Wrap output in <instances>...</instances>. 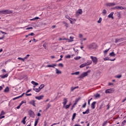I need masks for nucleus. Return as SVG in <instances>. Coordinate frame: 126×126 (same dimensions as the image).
I'll return each instance as SVG.
<instances>
[{
  "instance_id": "aec40b11",
  "label": "nucleus",
  "mask_w": 126,
  "mask_h": 126,
  "mask_svg": "<svg viewBox=\"0 0 126 126\" xmlns=\"http://www.w3.org/2000/svg\"><path fill=\"white\" fill-rule=\"evenodd\" d=\"M56 71L57 74H62V71H60L59 69L56 68Z\"/></svg>"
},
{
  "instance_id": "6e6d98bb",
  "label": "nucleus",
  "mask_w": 126,
  "mask_h": 126,
  "mask_svg": "<svg viewBox=\"0 0 126 126\" xmlns=\"http://www.w3.org/2000/svg\"><path fill=\"white\" fill-rule=\"evenodd\" d=\"M0 33H2V34H5V35H6V34H7L6 32H3L2 31H0Z\"/></svg>"
},
{
  "instance_id": "b1692460",
  "label": "nucleus",
  "mask_w": 126,
  "mask_h": 126,
  "mask_svg": "<svg viewBox=\"0 0 126 126\" xmlns=\"http://www.w3.org/2000/svg\"><path fill=\"white\" fill-rule=\"evenodd\" d=\"M39 118L35 120V123H34L35 126H37V125H38V123H39Z\"/></svg>"
},
{
  "instance_id": "6e6552de",
  "label": "nucleus",
  "mask_w": 126,
  "mask_h": 126,
  "mask_svg": "<svg viewBox=\"0 0 126 126\" xmlns=\"http://www.w3.org/2000/svg\"><path fill=\"white\" fill-rule=\"evenodd\" d=\"M4 14H11L12 13V11L10 10H4Z\"/></svg>"
},
{
  "instance_id": "6ab92c4d",
  "label": "nucleus",
  "mask_w": 126,
  "mask_h": 126,
  "mask_svg": "<svg viewBox=\"0 0 126 126\" xmlns=\"http://www.w3.org/2000/svg\"><path fill=\"white\" fill-rule=\"evenodd\" d=\"M1 78H6V77H7V76H8V74H6L5 75H2L0 76Z\"/></svg>"
},
{
  "instance_id": "de8ad7c7",
  "label": "nucleus",
  "mask_w": 126,
  "mask_h": 126,
  "mask_svg": "<svg viewBox=\"0 0 126 126\" xmlns=\"http://www.w3.org/2000/svg\"><path fill=\"white\" fill-rule=\"evenodd\" d=\"M70 55H66V56H65V58L66 59H70Z\"/></svg>"
},
{
  "instance_id": "8fccbe9b",
  "label": "nucleus",
  "mask_w": 126,
  "mask_h": 126,
  "mask_svg": "<svg viewBox=\"0 0 126 126\" xmlns=\"http://www.w3.org/2000/svg\"><path fill=\"white\" fill-rule=\"evenodd\" d=\"M30 29H33V27H28L26 29V30H30Z\"/></svg>"
},
{
  "instance_id": "a211bd4d",
  "label": "nucleus",
  "mask_w": 126,
  "mask_h": 126,
  "mask_svg": "<svg viewBox=\"0 0 126 126\" xmlns=\"http://www.w3.org/2000/svg\"><path fill=\"white\" fill-rule=\"evenodd\" d=\"M32 90H33L34 91H35V92L38 93L40 92V91H41V90H40V88H33Z\"/></svg>"
},
{
  "instance_id": "20e7f679",
  "label": "nucleus",
  "mask_w": 126,
  "mask_h": 126,
  "mask_svg": "<svg viewBox=\"0 0 126 126\" xmlns=\"http://www.w3.org/2000/svg\"><path fill=\"white\" fill-rule=\"evenodd\" d=\"M29 114L30 115V117H31V118H35V113H34V112H33V111L31 110L29 112Z\"/></svg>"
},
{
  "instance_id": "ddd939ff",
  "label": "nucleus",
  "mask_w": 126,
  "mask_h": 126,
  "mask_svg": "<svg viewBox=\"0 0 126 126\" xmlns=\"http://www.w3.org/2000/svg\"><path fill=\"white\" fill-rule=\"evenodd\" d=\"M105 93L108 94L109 93H113V90L112 89H108L105 90Z\"/></svg>"
},
{
  "instance_id": "3c124183",
  "label": "nucleus",
  "mask_w": 126,
  "mask_h": 126,
  "mask_svg": "<svg viewBox=\"0 0 126 126\" xmlns=\"http://www.w3.org/2000/svg\"><path fill=\"white\" fill-rule=\"evenodd\" d=\"M19 98H20L19 96L14 97L13 98V100L14 101V100H17V99H19Z\"/></svg>"
},
{
  "instance_id": "9b49d317",
  "label": "nucleus",
  "mask_w": 126,
  "mask_h": 126,
  "mask_svg": "<svg viewBox=\"0 0 126 126\" xmlns=\"http://www.w3.org/2000/svg\"><path fill=\"white\" fill-rule=\"evenodd\" d=\"M104 61H111V62H114V61L116 60V59H110V58L109 57H105L103 59Z\"/></svg>"
},
{
  "instance_id": "7c9ffc66",
  "label": "nucleus",
  "mask_w": 126,
  "mask_h": 126,
  "mask_svg": "<svg viewBox=\"0 0 126 126\" xmlns=\"http://www.w3.org/2000/svg\"><path fill=\"white\" fill-rule=\"evenodd\" d=\"M94 97H95V98H100V94H96L94 95Z\"/></svg>"
},
{
  "instance_id": "bb28decb",
  "label": "nucleus",
  "mask_w": 126,
  "mask_h": 126,
  "mask_svg": "<svg viewBox=\"0 0 126 126\" xmlns=\"http://www.w3.org/2000/svg\"><path fill=\"white\" fill-rule=\"evenodd\" d=\"M85 114H89V108L86 111L83 112V115H85Z\"/></svg>"
},
{
  "instance_id": "bf43d9fd",
  "label": "nucleus",
  "mask_w": 126,
  "mask_h": 126,
  "mask_svg": "<svg viewBox=\"0 0 126 126\" xmlns=\"http://www.w3.org/2000/svg\"><path fill=\"white\" fill-rule=\"evenodd\" d=\"M4 118H5V116H1V115H0V119H4Z\"/></svg>"
},
{
  "instance_id": "dca6fc26",
  "label": "nucleus",
  "mask_w": 126,
  "mask_h": 126,
  "mask_svg": "<svg viewBox=\"0 0 126 126\" xmlns=\"http://www.w3.org/2000/svg\"><path fill=\"white\" fill-rule=\"evenodd\" d=\"M76 12L78 13L79 15H80L82 14V9H79Z\"/></svg>"
},
{
  "instance_id": "37998d69",
  "label": "nucleus",
  "mask_w": 126,
  "mask_h": 126,
  "mask_svg": "<svg viewBox=\"0 0 126 126\" xmlns=\"http://www.w3.org/2000/svg\"><path fill=\"white\" fill-rule=\"evenodd\" d=\"M69 107H70V104H68V105H66V106H65V108L66 109H68V108H69Z\"/></svg>"
},
{
  "instance_id": "052dcab7",
  "label": "nucleus",
  "mask_w": 126,
  "mask_h": 126,
  "mask_svg": "<svg viewBox=\"0 0 126 126\" xmlns=\"http://www.w3.org/2000/svg\"><path fill=\"white\" fill-rule=\"evenodd\" d=\"M21 103H22V104H26V101H25V100H23L22 101H21Z\"/></svg>"
},
{
  "instance_id": "7ed1b4c3",
  "label": "nucleus",
  "mask_w": 126,
  "mask_h": 126,
  "mask_svg": "<svg viewBox=\"0 0 126 126\" xmlns=\"http://www.w3.org/2000/svg\"><path fill=\"white\" fill-rule=\"evenodd\" d=\"M91 59L92 60L94 64H97V63H98V59H97V57L91 56Z\"/></svg>"
},
{
  "instance_id": "72a5a7b5",
  "label": "nucleus",
  "mask_w": 126,
  "mask_h": 126,
  "mask_svg": "<svg viewBox=\"0 0 126 126\" xmlns=\"http://www.w3.org/2000/svg\"><path fill=\"white\" fill-rule=\"evenodd\" d=\"M75 117H76V113H75L73 114L72 120H74V119H75Z\"/></svg>"
},
{
  "instance_id": "a878e982",
  "label": "nucleus",
  "mask_w": 126,
  "mask_h": 126,
  "mask_svg": "<svg viewBox=\"0 0 126 126\" xmlns=\"http://www.w3.org/2000/svg\"><path fill=\"white\" fill-rule=\"evenodd\" d=\"M44 87H45V85L41 84L38 88H39V89L40 90H42V89H43V88H44Z\"/></svg>"
},
{
  "instance_id": "338daca9",
  "label": "nucleus",
  "mask_w": 126,
  "mask_h": 126,
  "mask_svg": "<svg viewBox=\"0 0 126 126\" xmlns=\"http://www.w3.org/2000/svg\"><path fill=\"white\" fill-rule=\"evenodd\" d=\"M36 83V82L32 81L31 82L32 84H33V85L35 84V83Z\"/></svg>"
},
{
  "instance_id": "a18cd8bd",
  "label": "nucleus",
  "mask_w": 126,
  "mask_h": 126,
  "mask_svg": "<svg viewBox=\"0 0 126 126\" xmlns=\"http://www.w3.org/2000/svg\"><path fill=\"white\" fill-rule=\"evenodd\" d=\"M0 14H4V10L0 11Z\"/></svg>"
},
{
  "instance_id": "f8f14e48",
  "label": "nucleus",
  "mask_w": 126,
  "mask_h": 126,
  "mask_svg": "<svg viewBox=\"0 0 126 126\" xmlns=\"http://www.w3.org/2000/svg\"><path fill=\"white\" fill-rule=\"evenodd\" d=\"M106 6H114V5H116V3L114 2L112 3H107L106 4Z\"/></svg>"
},
{
  "instance_id": "4be33fe9",
  "label": "nucleus",
  "mask_w": 126,
  "mask_h": 126,
  "mask_svg": "<svg viewBox=\"0 0 126 126\" xmlns=\"http://www.w3.org/2000/svg\"><path fill=\"white\" fill-rule=\"evenodd\" d=\"M87 66V64H86V63H85L80 65V68H82V67H84L85 66Z\"/></svg>"
},
{
  "instance_id": "e433bc0d",
  "label": "nucleus",
  "mask_w": 126,
  "mask_h": 126,
  "mask_svg": "<svg viewBox=\"0 0 126 126\" xmlns=\"http://www.w3.org/2000/svg\"><path fill=\"white\" fill-rule=\"evenodd\" d=\"M126 123V120H124V121H123V122L122 123L121 126H125Z\"/></svg>"
},
{
  "instance_id": "1a4fd4ad",
  "label": "nucleus",
  "mask_w": 126,
  "mask_h": 126,
  "mask_svg": "<svg viewBox=\"0 0 126 126\" xmlns=\"http://www.w3.org/2000/svg\"><path fill=\"white\" fill-rule=\"evenodd\" d=\"M96 103H97V102L96 101H94L92 102V103L91 105V108L93 110H94V109H95V105H96Z\"/></svg>"
},
{
  "instance_id": "f257e3e1",
  "label": "nucleus",
  "mask_w": 126,
  "mask_h": 126,
  "mask_svg": "<svg viewBox=\"0 0 126 126\" xmlns=\"http://www.w3.org/2000/svg\"><path fill=\"white\" fill-rule=\"evenodd\" d=\"M90 72H91V70H89L87 72H83L82 74H81L78 77V78H79L80 79H83V78H84V77H86V76H87L88 75V73H90Z\"/></svg>"
},
{
  "instance_id": "2eb2a0df",
  "label": "nucleus",
  "mask_w": 126,
  "mask_h": 126,
  "mask_svg": "<svg viewBox=\"0 0 126 126\" xmlns=\"http://www.w3.org/2000/svg\"><path fill=\"white\" fill-rule=\"evenodd\" d=\"M43 97H44V95H40V96L35 97V99H36L37 100H42V99H43Z\"/></svg>"
},
{
  "instance_id": "473e14b6",
  "label": "nucleus",
  "mask_w": 126,
  "mask_h": 126,
  "mask_svg": "<svg viewBox=\"0 0 126 126\" xmlns=\"http://www.w3.org/2000/svg\"><path fill=\"white\" fill-rule=\"evenodd\" d=\"M0 116H3V115H5V112L3 110H2L0 114Z\"/></svg>"
},
{
  "instance_id": "0e129e2a",
  "label": "nucleus",
  "mask_w": 126,
  "mask_h": 126,
  "mask_svg": "<svg viewBox=\"0 0 126 126\" xmlns=\"http://www.w3.org/2000/svg\"><path fill=\"white\" fill-rule=\"evenodd\" d=\"M65 18H66L67 19H70V18H69V16L68 15H66Z\"/></svg>"
},
{
  "instance_id": "58836bf2",
  "label": "nucleus",
  "mask_w": 126,
  "mask_h": 126,
  "mask_svg": "<svg viewBox=\"0 0 126 126\" xmlns=\"http://www.w3.org/2000/svg\"><path fill=\"white\" fill-rule=\"evenodd\" d=\"M102 22V18L100 17L99 20L97 21V23H101Z\"/></svg>"
},
{
  "instance_id": "680f3d73",
  "label": "nucleus",
  "mask_w": 126,
  "mask_h": 126,
  "mask_svg": "<svg viewBox=\"0 0 126 126\" xmlns=\"http://www.w3.org/2000/svg\"><path fill=\"white\" fill-rule=\"evenodd\" d=\"M56 125H60V122H59L58 123H54L51 126H56Z\"/></svg>"
},
{
  "instance_id": "cd10ccee",
  "label": "nucleus",
  "mask_w": 126,
  "mask_h": 126,
  "mask_svg": "<svg viewBox=\"0 0 126 126\" xmlns=\"http://www.w3.org/2000/svg\"><path fill=\"white\" fill-rule=\"evenodd\" d=\"M91 63H92V61H88L87 62V63H86L87 65H90V64H91Z\"/></svg>"
},
{
  "instance_id": "4468645a",
  "label": "nucleus",
  "mask_w": 126,
  "mask_h": 126,
  "mask_svg": "<svg viewBox=\"0 0 126 126\" xmlns=\"http://www.w3.org/2000/svg\"><path fill=\"white\" fill-rule=\"evenodd\" d=\"M108 18H111V19H114V12L110 13L108 16Z\"/></svg>"
},
{
  "instance_id": "e2e57ef3",
  "label": "nucleus",
  "mask_w": 126,
  "mask_h": 126,
  "mask_svg": "<svg viewBox=\"0 0 126 126\" xmlns=\"http://www.w3.org/2000/svg\"><path fill=\"white\" fill-rule=\"evenodd\" d=\"M26 95L27 96H31V95H32V94H27V93H26Z\"/></svg>"
},
{
  "instance_id": "423d86ee",
  "label": "nucleus",
  "mask_w": 126,
  "mask_h": 126,
  "mask_svg": "<svg viewBox=\"0 0 126 126\" xmlns=\"http://www.w3.org/2000/svg\"><path fill=\"white\" fill-rule=\"evenodd\" d=\"M125 40V39L124 38H116L115 39V43H116V44H117V43H119L120 42H123V41H124Z\"/></svg>"
},
{
  "instance_id": "13d9d810",
  "label": "nucleus",
  "mask_w": 126,
  "mask_h": 126,
  "mask_svg": "<svg viewBox=\"0 0 126 126\" xmlns=\"http://www.w3.org/2000/svg\"><path fill=\"white\" fill-rule=\"evenodd\" d=\"M80 72L79 71H77L75 72V75H78V74H79Z\"/></svg>"
},
{
  "instance_id": "603ef678",
  "label": "nucleus",
  "mask_w": 126,
  "mask_h": 126,
  "mask_svg": "<svg viewBox=\"0 0 126 126\" xmlns=\"http://www.w3.org/2000/svg\"><path fill=\"white\" fill-rule=\"evenodd\" d=\"M87 103L85 102V103L82 105V108H85L86 107Z\"/></svg>"
},
{
  "instance_id": "774afa93",
  "label": "nucleus",
  "mask_w": 126,
  "mask_h": 126,
  "mask_svg": "<svg viewBox=\"0 0 126 126\" xmlns=\"http://www.w3.org/2000/svg\"><path fill=\"white\" fill-rule=\"evenodd\" d=\"M118 17H121V13H118Z\"/></svg>"
},
{
  "instance_id": "c85d7f7f",
  "label": "nucleus",
  "mask_w": 126,
  "mask_h": 126,
  "mask_svg": "<svg viewBox=\"0 0 126 126\" xmlns=\"http://www.w3.org/2000/svg\"><path fill=\"white\" fill-rule=\"evenodd\" d=\"M8 91H9V88L8 87H6L4 90V92H8Z\"/></svg>"
},
{
  "instance_id": "09e8293b",
  "label": "nucleus",
  "mask_w": 126,
  "mask_h": 126,
  "mask_svg": "<svg viewBox=\"0 0 126 126\" xmlns=\"http://www.w3.org/2000/svg\"><path fill=\"white\" fill-rule=\"evenodd\" d=\"M79 37L80 39H81V38H83V35H82V34H79Z\"/></svg>"
},
{
  "instance_id": "f3484780",
  "label": "nucleus",
  "mask_w": 126,
  "mask_h": 126,
  "mask_svg": "<svg viewBox=\"0 0 126 126\" xmlns=\"http://www.w3.org/2000/svg\"><path fill=\"white\" fill-rule=\"evenodd\" d=\"M114 9H125L123 6H117L114 8Z\"/></svg>"
},
{
  "instance_id": "2f4dec72",
  "label": "nucleus",
  "mask_w": 126,
  "mask_h": 126,
  "mask_svg": "<svg viewBox=\"0 0 126 126\" xmlns=\"http://www.w3.org/2000/svg\"><path fill=\"white\" fill-rule=\"evenodd\" d=\"M63 40H65L66 41L67 40L68 42H72V41H73V40H70L69 39H66L65 38H63Z\"/></svg>"
},
{
  "instance_id": "9d476101",
  "label": "nucleus",
  "mask_w": 126,
  "mask_h": 126,
  "mask_svg": "<svg viewBox=\"0 0 126 126\" xmlns=\"http://www.w3.org/2000/svg\"><path fill=\"white\" fill-rule=\"evenodd\" d=\"M69 20L71 24H73L75 23V22L76 21V20L75 19H72L71 18L69 19Z\"/></svg>"
},
{
  "instance_id": "f704fd0d",
  "label": "nucleus",
  "mask_w": 126,
  "mask_h": 126,
  "mask_svg": "<svg viewBox=\"0 0 126 126\" xmlns=\"http://www.w3.org/2000/svg\"><path fill=\"white\" fill-rule=\"evenodd\" d=\"M80 59H81V57H76L74 58V60L76 61H78V60H80Z\"/></svg>"
},
{
  "instance_id": "69168bd1",
  "label": "nucleus",
  "mask_w": 126,
  "mask_h": 126,
  "mask_svg": "<svg viewBox=\"0 0 126 126\" xmlns=\"http://www.w3.org/2000/svg\"><path fill=\"white\" fill-rule=\"evenodd\" d=\"M75 89H74V87H72L71 88V91H73V90H75Z\"/></svg>"
},
{
  "instance_id": "c03bdc74",
  "label": "nucleus",
  "mask_w": 126,
  "mask_h": 126,
  "mask_svg": "<svg viewBox=\"0 0 126 126\" xmlns=\"http://www.w3.org/2000/svg\"><path fill=\"white\" fill-rule=\"evenodd\" d=\"M28 36H35V34H34V33H33V32H32V33L29 34Z\"/></svg>"
},
{
  "instance_id": "49530a36",
  "label": "nucleus",
  "mask_w": 126,
  "mask_h": 126,
  "mask_svg": "<svg viewBox=\"0 0 126 126\" xmlns=\"http://www.w3.org/2000/svg\"><path fill=\"white\" fill-rule=\"evenodd\" d=\"M47 110H48V109H49V108H50V107H51V104H50V103H48V104H47Z\"/></svg>"
},
{
  "instance_id": "c756f323",
  "label": "nucleus",
  "mask_w": 126,
  "mask_h": 126,
  "mask_svg": "<svg viewBox=\"0 0 126 126\" xmlns=\"http://www.w3.org/2000/svg\"><path fill=\"white\" fill-rule=\"evenodd\" d=\"M110 48H109L108 49H106L103 51L104 55H107V53H108V52H109V51L110 50Z\"/></svg>"
},
{
  "instance_id": "c9c22d12",
  "label": "nucleus",
  "mask_w": 126,
  "mask_h": 126,
  "mask_svg": "<svg viewBox=\"0 0 126 126\" xmlns=\"http://www.w3.org/2000/svg\"><path fill=\"white\" fill-rule=\"evenodd\" d=\"M58 66L60 67H63V63H60L58 64Z\"/></svg>"
},
{
  "instance_id": "0eeeda50",
  "label": "nucleus",
  "mask_w": 126,
  "mask_h": 126,
  "mask_svg": "<svg viewBox=\"0 0 126 126\" xmlns=\"http://www.w3.org/2000/svg\"><path fill=\"white\" fill-rule=\"evenodd\" d=\"M55 66H57V64L53 63L52 64H49L46 65V67H53V68H55Z\"/></svg>"
},
{
  "instance_id": "393cba45",
  "label": "nucleus",
  "mask_w": 126,
  "mask_h": 126,
  "mask_svg": "<svg viewBox=\"0 0 126 126\" xmlns=\"http://www.w3.org/2000/svg\"><path fill=\"white\" fill-rule=\"evenodd\" d=\"M109 56H110V57H116V54L113 52L109 54Z\"/></svg>"
},
{
  "instance_id": "5701e85b",
  "label": "nucleus",
  "mask_w": 126,
  "mask_h": 126,
  "mask_svg": "<svg viewBox=\"0 0 126 126\" xmlns=\"http://www.w3.org/2000/svg\"><path fill=\"white\" fill-rule=\"evenodd\" d=\"M102 15H106L107 14V10L106 9H103L102 12Z\"/></svg>"
},
{
  "instance_id": "39448f33",
  "label": "nucleus",
  "mask_w": 126,
  "mask_h": 126,
  "mask_svg": "<svg viewBox=\"0 0 126 126\" xmlns=\"http://www.w3.org/2000/svg\"><path fill=\"white\" fill-rule=\"evenodd\" d=\"M35 102L36 100H32L29 101V104H30V105H32V106H33V107H36V103H35Z\"/></svg>"
},
{
  "instance_id": "864d4df0",
  "label": "nucleus",
  "mask_w": 126,
  "mask_h": 126,
  "mask_svg": "<svg viewBox=\"0 0 126 126\" xmlns=\"http://www.w3.org/2000/svg\"><path fill=\"white\" fill-rule=\"evenodd\" d=\"M79 16V14L77 13L76 12V13H75V17L77 18H78Z\"/></svg>"
},
{
  "instance_id": "5fc2aeb1",
  "label": "nucleus",
  "mask_w": 126,
  "mask_h": 126,
  "mask_svg": "<svg viewBox=\"0 0 126 126\" xmlns=\"http://www.w3.org/2000/svg\"><path fill=\"white\" fill-rule=\"evenodd\" d=\"M79 100H80V97L76 99L75 102L77 103Z\"/></svg>"
},
{
  "instance_id": "ea45409f",
  "label": "nucleus",
  "mask_w": 126,
  "mask_h": 126,
  "mask_svg": "<svg viewBox=\"0 0 126 126\" xmlns=\"http://www.w3.org/2000/svg\"><path fill=\"white\" fill-rule=\"evenodd\" d=\"M107 124H108V121H105V122L103 123L102 126H106V125H107Z\"/></svg>"
},
{
  "instance_id": "79ce46f5",
  "label": "nucleus",
  "mask_w": 126,
  "mask_h": 126,
  "mask_svg": "<svg viewBox=\"0 0 126 126\" xmlns=\"http://www.w3.org/2000/svg\"><path fill=\"white\" fill-rule=\"evenodd\" d=\"M115 77L116 78H121V77H122V75H118L116 76Z\"/></svg>"
},
{
  "instance_id": "a19ab883",
  "label": "nucleus",
  "mask_w": 126,
  "mask_h": 126,
  "mask_svg": "<svg viewBox=\"0 0 126 126\" xmlns=\"http://www.w3.org/2000/svg\"><path fill=\"white\" fill-rule=\"evenodd\" d=\"M63 24H64V26L66 27H68V24H67L65 22H63Z\"/></svg>"
},
{
  "instance_id": "f03ea898",
  "label": "nucleus",
  "mask_w": 126,
  "mask_h": 126,
  "mask_svg": "<svg viewBox=\"0 0 126 126\" xmlns=\"http://www.w3.org/2000/svg\"><path fill=\"white\" fill-rule=\"evenodd\" d=\"M88 47L89 50H93L97 48V44L95 43H93L88 45Z\"/></svg>"
},
{
  "instance_id": "4c0bfd02",
  "label": "nucleus",
  "mask_w": 126,
  "mask_h": 126,
  "mask_svg": "<svg viewBox=\"0 0 126 126\" xmlns=\"http://www.w3.org/2000/svg\"><path fill=\"white\" fill-rule=\"evenodd\" d=\"M29 57H30V55L28 54L26 57H24V60H27Z\"/></svg>"
},
{
  "instance_id": "4d7b16f0",
  "label": "nucleus",
  "mask_w": 126,
  "mask_h": 126,
  "mask_svg": "<svg viewBox=\"0 0 126 126\" xmlns=\"http://www.w3.org/2000/svg\"><path fill=\"white\" fill-rule=\"evenodd\" d=\"M21 123H23L24 125H25V124H26V121L23 119V121L21 122Z\"/></svg>"
},
{
  "instance_id": "412c9836",
  "label": "nucleus",
  "mask_w": 126,
  "mask_h": 126,
  "mask_svg": "<svg viewBox=\"0 0 126 126\" xmlns=\"http://www.w3.org/2000/svg\"><path fill=\"white\" fill-rule=\"evenodd\" d=\"M66 103H67V99H66V98H64L63 102V103L64 107L65 106V105H66Z\"/></svg>"
}]
</instances>
